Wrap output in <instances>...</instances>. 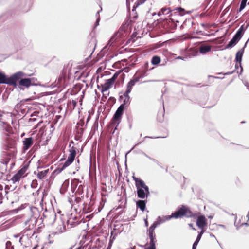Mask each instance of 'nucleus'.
I'll return each instance as SVG.
<instances>
[{
    "label": "nucleus",
    "instance_id": "1",
    "mask_svg": "<svg viewBox=\"0 0 249 249\" xmlns=\"http://www.w3.org/2000/svg\"><path fill=\"white\" fill-rule=\"evenodd\" d=\"M25 76V73L22 71H18L8 77L4 73L0 72V84H6L16 87L17 86V81Z\"/></svg>",
    "mask_w": 249,
    "mask_h": 249
},
{
    "label": "nucleus",
    "instance_id": "2",
    "mask_svg": "<svg viewBox=\"0 0 249 249\" xmlns=\"http://www.w3.org/2000/svg\"><path fill=\"white\" fill-rule=\"evenodd\" d=\"M133 178L135 182L138 197L142 199L147 197L150 195L148 187L145 185L144 182L141 179L134 176L133 177Z\"/></svg>",
    "mask_w": 249,
    "mask_h": 249
},
{
    "label": "nucleus",
    "instance_id": "3",
    "mask_svg": "<svg viewBox=\"0 0 249 249\" xmlns=\"http://www.w3.org/2000/svg\"><path fill=\"white\" fill-rule=\"evenodd\" d=\"M139 80V77L133 78L131 79L127 85V89L123 95L120 96V99L123 100V103L121 105H124V108L128 107L130 103V97L129 94L131 92L132 87Z\"/></svg>",
    "mask_w": 249,
    "mask_h": 249
},
{
    "label": "nucleus",
    "instance_id": "4",
    "mask_svg": "<svg viewBox=\"0 0 249 249\" xmlns=\"http://www.w3.org/2000/svg\"><path fill=\"white\" fill-rule=\"evenodd\" d=\"M124 109V105H120L114 114L111 122L112 125H116V127L113 133L115 132V130L116 129L117 126L121 122V117L123 115Z\"/></svg>",
    "mask_w": 249,
    "mask_h": 249
},
{
    "label": "nucleus",
    "instance_id": "5",
    "mask_svg": "<svg viewBox=\"0 0 249 249\" xmlns=\"http://www.w3.org/2000/svg\"><path fill=\"white\" fill-rule=\"evenodd\" d=\"M76 154V152L75 148L72 147L70 150V154L68 156L67 160L63 163L62 166L60 168V170L62 171L65 168L69 166L73 161Z\"/></svg>",
    "mask_w": 249,
    "mask_h": 249
},
{
    "label": "nucleus",
    "instance_id": "6",
    "mask_svg": "<svg viewBox=\"0 0 249 249\" xmlns=\"http://www.w3.org/2000/svg\"><path fill=\"white\" fill-rule=\"evenodd\" d=\"M185 13L186 12L184 9L178 7L173 10L170 16L171 18H176L179 20L180 17L184 16Z\"/></svg>",
    "mask_w": 249,
    "mask_h": 249
},
{
    "label": "nucleus",
    "instance_id": "7",
    "mask_svg": "<svg viewBox=\"0 0 249 249\" xmlns=\"http://www.w3.org/2000/svg\"><path fill=\"white\" fill-rule=\"evenodd\" d=\"M178 22H179L178 19L170 17L164 22V25L166 26V27L170 30H174L177 27L176 23Z\"/></svg>",
    "mask_w": 249,
    "mask_h": 249
},
{
    "label": "nucleus",
    "instance_id": "8",
    "mask_svg": "<svg viewBox=\"0 0 249 249\" xmlns=\"http://www.w3.org/2000/svg\"><path fill=\"white\" fill-rule=\"evenodd\" d=\"M247 43L248 41H247L245 43L243 48L242 49L239 50L236 54L235 61H236V62L239 64L240 67L241 68V73L243 71V68L241 66L242 56L244 53V49L246 47Z\"/></svg>",
    "mask_w": 249,
    "mask_h": 249
},
{
    "label": "nucleus",
    "instance_id": "9",
    "mask_svg": "<svg viewBox=\"0 0 249 249\" xmlns=\"http://www.w3.org/2000/svg\"><path fill=\"white\" fill-rule=\"evenodd\" d=\"M26 76L21 77L18 81H19L18 87L21 88L20 86H23L26 88L29 87L32 85V81L31 78H25L27 74L25 73Z\"/></svg>",
    "mask_w": 249,
    "mask_h": 249
},
{
    "label": "nucleus",
    "instance_id": "10",
    "mask_svg": "<svg viewBox=\"0 0 249 249\" xmlns=\"http://www.w3.org/2000/svg\"><path fill=\"white\" fill-rule=\"evenodd\" d=\"M196 224L199 228L204 229V227L207 225V219L204 215H200L198 217Z\"/></svg>",
    "mask_w": 249,
    "mask_h": 249
},
{
    "label": "nucleus",
    "instance_id": "11",
    "mask_svg": "<svg viewBox=\"0 0 249 249\" xmlns=\"http://www.w3.org/2000/svg\"><path fill=\"white\" fill-rule=\"evenodd\" d=\"M58 226L56 228V231L55 232V233L60 234L65 232L66 229L64 222L60 219L58 221Z\"/></svg>",
    "mask_w": 249,
    "mask_h": 249
},
{
    "label": "nucleus",
    "instance_id": "12",
    "mask_svg": "<svg viewBox=\"0 0 249 249\" xmlns=\"http://www.w3.org/2000/svg\"><path fill=\"white\" fill-rule=\"evenodd\" d=\"M183 206H182L180 208H179L178 210L175 211L174 213H172L171 215H170L171 218H178L181 217L182 216L184 215V212L183 211Z\"/></svg>",
    "mask_w": 249,
    "mask_h": 249
},
{
    "label": "nucleus",
    "instance_id": "13",
    "mask_svg": "<svg viewBox=\"0 0 249 249\" xmlns=\"http://www.w3.org/2000/svg\"><path fill=\"white\" fill-rule=\"evenodd\" d=\"M23 143V149L24 151H26L33 144V138L32 137L26 138L24 139Z\"/></svg>",
    "mask_w": 249,
    "mask_h": 249
},
{
    "label": "nucleus",
    "instance_id": "14",
    "mask_svg": "<svg viewBox=\"0 0 249 249\" xmlns=\"http://www.w3.org/2000/svg\"><path fill=\"white\" fill-rule=\"evenodd\" d=\"M149 238L150 239V242L148 245L149 246L146 248H148V249H156L155 244L156 242H157V240L156 239V235H149Z\"/></svg>",
    "mask_w": 249,
    "mask_h": 249
},
{
    "label": "nucleus",
    "instance_id": "15",
    "mask_svg": "<svg viewBox=\"0 0 249 249\" xmlns=\"http://www.w3.org/2000/svg\"><path fill=\"white\" fill-rule=\"evenodd\" d=\"M240 40L238 38L233 36L232 38L229 41V43L225 47V49H229L233 47Z\"/></svg>",
    "mask_w": 249,
    "mask_h": 249
},
{
    "label": "nucleus",
    "instance_id": "16",
    "mask_svg": "<svg viewBox=\"0 0 249 249\" xmlns=\"http://www.w3.org/2000/svg\"><path fill=\"white\" fill-rule=\"evenodd\" d=\"M171 217L170 215L158 216L157 220L155 221L158 225L165 222L166 221L170 220Z\"/></svg>",
    "mask_w": 249,
    "mask_h": 249
},
{
    "label": "nucleus",
    "instance_id": "17",
    "mask_svg": "<svg viewBox=\"0 0 249 249\" xmlns=\"http://www.w3.org/2000/svg\"><path fill=\"white\" fill-rule=\"evenodd\" d=\"M245 30L246 29L244 27V25H242L238 30V31H237V32L236 33L234 36H235L236 38L240 40V39L242 38L243 35V34Z\"/></svg>",
    "mask_w": 249,
    "mask_h": 249
},
{
    "label": "nucleus",
    "instance_id": "18",
    "mask_svg": "<svg viewBox=\"0 0 249 249\" xmlns=\"http://www.w3.org/2000/svg\"><path fill=\"white\" fill-rule=\"evenodd\" d=\"M211 49V46L209 45L202 44L199 47V51L201 53L205 54L209 52Z\"/></svg>",
    "mask_w": 249,
    "mask_h": 249
},
{
    "label": "nucleus",
    "instance_id": "19",
    "mask_svg": "<svg viewBox=\"0 0 249 249\" xmlns=\"http://www.w3.org/2000/svg\"><path fill=\"white\" fill-rule=\"evenodd\" d=\"M36 218L35 217L32 216L29 219L25 221V224L26 225H28L29 227H30L31 225L34 226L36 224Z\"/></svg>",
    "mask_w": 249,
    "mask_h": 249
},
{
    "label": "nucleus",
    "instance_id": "20",
    "mask_svg": "<svg viewBox=\"0 0 249 249\" xmlns=\"http://www.w3.org/2000/svg\"><path fill=\"white\" fill-rule=\"evenodd\" d=\"M136 205L141 210L144 211L146 207V202L145 200H139L136 202Z\"/></svg>",
    "mask_w": 249,
    "mask_h": 249
},
{
    "label": "nucleus",
    "instance_id": "21",
    "mask_svg": "<svg viewBox=\"0 0 249 249\" xmlns=\"http://www.w3.org/2000/svg\"><path fill=\"white\" fill-rule=\"evenodd\" d=\"M158 225L155 221L153 223V224L149 227V229L148 230V235H156L154 232V230Z\"/></svg>",
    "mask_w": 249,
    "mask_h": 249
},
{
    "label": "nucleus",
    "instance_id": "22",
    "mask_svg": "<svg viewBox=\"0 0 249 249\" xmlns=\"http://www.w3.org/2000/svg\"><path fill=\"white\" fill-rule=\"evenodd\" d=\"M183 209L184 212V215L187 217H192L194 216V213L191 212L190 209L186 206H183Z\"/></svg>",
    "mask_w": 249,
    "mask_h": 249
},
{
    "label": "nucleus",
    "instance_id": "23",
    "mask_svg": "<svg viewBox=\"0 0 249 249\" xmlns=\"http://www.w3.org/2000/svg\"><path fill=\"white\" fill-rule=\"evenodd\" d=\"M172 11L169 8L163 7L160 10L159 12L158 15L159 16H160L161 14L163 15H167L169 13H172Z\"/></svg>",
    "mask_w": 249,
    "mask_h": 249
},
{
    "label": "nucleus",
    "instance_id": "24",
    "mask_svg": "<svg viewBox=\"0 0 249 249\" xmlns=\"http://www.w3.org/2000/svg\"><path fill=\"white\" fill-rule=\"evenodd\" d=\"M161 61V59L160 57L155 55L152 57L151 59V63L153 65H157L159 64Z\"/></svg>",
    "mask_w": 249,
    "mask_h": 249
},
{
    "label": "nucleus",
    "instance_id": "25",
    "mask_svg": "<svg viewBox=\"0 0 249 249\" xmlns=\"http://www.w3.org/2000/svg\"><path fill=\"white\" fill-rule=\"evenodd\" d=\"M48 172V169L39 172L37 175V177L39 179H42L44 177L46 176Z\"/></svg>",
    "mask_w": 249,
    "mask_h": 249
},
{
    "label": "nucleus",
    "instance_id": "26",
    "mask_svg": "<svg viewBox=\"0 0 249 249\" xmlns=\"http://www.w3.org/2000/svg\"><path fill=\"white\" fill-rule=\"evenodd\" d=\"M21 177L20 176L18 173H16L14 175V176L12 178L11 180L13 181V182H17L21 178Z\"/></svg>",
    "mask_w": 249,
    "mask_h": 249
},
{
    "label": "nucleus",
    "instance_id": "27",
    "mask_svg": "<svg viewBox=\"0 0 249 249\" xmlns=\"http://www.w3.org/2000/svg\"><path fill=\"white\" fill-rule=\"evenodd\" d=\"M200 236V235L197 236V238H196V241H195V242L194 243V244L193 245L192 249H196V247H197L200 240L201 239V238Z\"/></svg>",
    "mask_w": 249,
    "mask_h": 249
},
{
    "label": "nucleus",
    "instance_id": "28",
    "mask_svg": "<svg viewBox=\"0 0 249 249\" xmlns=\"http://www.w3.org/2000/svg\"><path fill=\"white\" fill-rule=\"evenodd\" d=\"M247 0H242L241 3H240V7H239V11H241L243 9H244V8L245 7V6L246 5V3H247Z\"/></svg>",
    "mask_w": 249,
    "mask_h": 249
},
{
    "label": "nucleus",
    "instance_id": "29",
    "mask_svg": "<svg viewBox=\"0 0 249 249\" xmlns=\"http://www.w3.org/2000/svg\"><path fill=\"white\" fill-rule=\"evenodd\" d=\"M121 72L122 71H116L110 79L114 82Z\"/></svg>",
    "mask_w": 249,
    "mask_h": 249
},
{
    "label": "nucleus",
    "instance_id": "30",
    "mask_svg": "<svg viewBox=\"0 0 249 249\" xmlns=\"http://www.w3.org/2000/svg\"><path fill=\"white\" fill-rule=\"evenodd\" d=\"M26 167H23V168L21 169L18 172V174L20 175V177H22L23 174L25 173L26 170Z\"/></svg>",
    "mask_w": 249,
    "mask_h": 249
},
{
    "label": "nucleus",
    "instance_id": "31",
    "mask_svg": "<svg viewBox=\"0 0 249 249\" xmlns=\"http://www.w3.org/2000/svg\"><path fill=\"white\" fill-rule=\"evenodd\" d=\"M71 185L72 189L73 190V192H74L77 186V180L76 179L75 180H73L71 183Z\"/></svg>",
    "mask_w": 249,
    "mask_h": 249
},
{
    "label": "nucleus",
    "instance_id": "32",
    "mask_svg": "<svg viewBox=\"0 0 249 249\" xmlns=\"http://www.w3.org/2000/svg\"><path fill=\"white\" fill-rule=\"evenodd\" d=\"M114 82L110 78V79H107L106 81V82L105 84H106V85H107V86H109V87L111 88V86L112 85V84H113Z\"/></svg>",
    "mask_w": 249,
    "mask_h": 249
},
{
    "label": "nucleus",
    "instance_id": "33",
    "mask_svg": "<svg viewBox=\"0 0 249 249\" xmlns=\"http://www.w3.org/2000/svg\"><path fill=\"white\" fill-rule=\"evenodd\" d=\"M6 249H14V247L12 246L10 241H7L6 243Z\"/></svg>",
    "mask_w": 249,
    "mask_h": 249
},
{
    "label": "nucleus",
    "instance_id": "34",
    "mask_svg": "<svg viewBox=\"0 0 249 249\" xmlns=\"http://www.w3.org/2000/svg\"><path fill=\"white\" fill-rule=\"evenodd\" d=\"M83 192V186L81 185H80L78 186L77 190L76 191V193H78L79 195H81Z\"/></svg>",
    "mask_w": 249,
    "mask_h": 249
},
{
    "label": "nucleus",
    "instance_id": "35",
    "mask_svg": "<svg viewBox=\"0 0 249 249\" xmlns=\"http://www.w3.org/2000/svg\"><path fill=\"white\" fill-rule=\"evenodd\" d=\"M99 12H100V11H98L97 13H96V16H98V18L96 20V21L95 23V27H96L98 25H99V21H100V17H99Z\"/></svg>",
    "mask_w": 249,
    "mask_h": 249
},
{
    "label": "nucleus",
    "instance_id": "36",
    "mask_svg": "<svg viewBox=\"0 0 249 249\" xmlns=\"http://www.w3.org/2000/svg\"><path fill=\"white\" fill-rule=\"evenodd\" d=\"M110 88L109 87V86L106 85V84H105L104 87L102 88V92H104L106 91H107Z\"/></svg>",
    "mask_w": 249,
    "mask_h": 249
},
{
    "label": "nucleus",
    "instance_id": "37",
    "mask_svg": "<svg viewBox=\"0 0 249 249\" xmlns=\"http://www.w3.org/2000/svg\"><path fill=\"white\" fill-rule=\"evenodd\" d=\"M142 154L144 155L145 157H146L147 158H148V159H149L150 160H152L153 161L155 162V163H157V160H155V159H153V158H152L151 157H150L149 156H148L146 153H145L144 152H142Z\"/></svg>",
    "mask_w": 249,
    "mask_h": 249
},
{
    "label": "nucleus",
    "instance_id": "38",
    "mask_svg": "<svg viewBox=\"0 0 249 249\" xmlns=\"http://www.w3.org/2000/svg\"><path fill=\"white\" fill-rule=\"evenodd\" d=\"M146 0H138L137 2L135 3L136 6H138L142 4H143Z\"/></svg>",
    "mask_w": 249,
    "mask_h": 249
},
{
    "label": "nucleus",
    "instance_id": "39",
    "mask_svg": "<svg viewBox=\"0 0 249 249\" xmlns=\"http://www.w3.org/2000/svg\"><path fill=\"white\" fill-rule=\"evenodd\" d=\"M37 185V181L36 180H33L32 184H31V187L32 188H36Z\"/></svg>",
    "mask_w": 249,
    "mask_h": 249
},
{
    "label": "nucleus",
    "instance_id": "40",
    "mask_svg": "<svg viewBox=\"0 0 249 249\" xmlns=\"http://www.w3.org/2000/svg\"><path fill=\"white\" fill-rule=\"evenodd\" d=\"M26 205V204H22L20 207L17 208V211H20L25 208V206Z\"/></svg>",
    "mask_w": 249,
    "mask_h": 249
},
{
    "label": "nucleus",
    "instance_id": "41",
    "mask_svg": "<svg viewBox=\"0 0 249 249\" xmlns=\"http://www.w3.org/2000/svg\"><path fill=\"white\" fill-rule=\"evenodd\" d=\"M114 41V38L112 37L108 42L107 46H111Z\"/></svg>",
    "mask_w": 249,
    "mask_h": 249
},
{
    "label": "nucleus",
    "instance_id": "42",
    "mask_svg": "<svg viewBox=\"0 0 249 249\" xmlns=\"http://www.w3.org/2000/svg\"><path fill=\"white\" fill-rule=\"evenodd\" d=\"M50 216L52 217V219H53V221H54V220H55V218H56V214H55V213H52L50 215Z\"/></svg>",
    "mask_w": 249,
    "mask_h": 249
},
{
    "label": "nucleus",
    "instance_id": "43",
    "mask_svg": "<svg viewBox=\"0 0 249 249\" xmlns=\"http://www.w3.org/2000/svg\"><path fill=\"white\" fill-rule=\"evenodd\" d=\"M75 201H76V202L77 203H80L81 202V198L80 197H77V198H75Z\"/></svg>",
    "mask_w": 249,
    "mask_h": 249
},
{
    "label": "nucleus",
    "instance_id": "44",
    "mask_svg": "<svg viewBox=\"0 0 249 249\" xmlns=\"http://www.w3.org/2000/svg\"><path fill=\"white\" fill-rule=\"evenodd\" d=\"M204 232V231L203 229H201V232L200 233H199V234H198L197 236L200 235V238H201L202 235V234H203Z\"/></svg>",
    "mask_w": 249,
    "mask_h": 249
},
{
    "label": "nucleus",
    "instance_id": "45",
    "mask_svg": "<svg viewBox=\"0 0 249 249\" xmlns=\"http://www.w3.org/2000/svg\"><path fill=\"white\" fill-rule=\"evenodd\" d=\"M148 65H149V64L147 62L144 64V68L146 71H148Z\"/></svg>",
    "mask_w": 249,
    "mask_h": 249
},
{
    "label": "nucleus",
    "instance_id": "46",
    "mask_svg": "<svg viewBox=\"0 0 249 249\" xmlns=\"http://www.w3.org/2000/svg\"><path fill=\"white\" fill-rule=\"evenodd\" d=\"M63 79H64V77L63 76V75H62L61 76L59 77V78L58 79V81L61 83H62Z\"/></svg>",
    "mask_w": 249,
    "mask_h": 249
},
{
    "label": "nucleus",
    "instance_id": "47",
    "mask_svg": "<svg viewBox=\"0 0 249 249\" xmlns=\"http://www.w3.org/2000/svg\"><path fill=\"white\" fill-rule=\"evenodd\" d=\"M244 85L247 87V88L249 90V84L248 82L245 81L244 82Z\"/></svg>",
    "mask_w": 249,
    "mask_h": 249
},
{
    "label": "nucleus",
    "instance_id": "48",
    "mask_svg": "<svg viewBox=\"0 0 249 249\" xmlns=\"http://www.w3.org/2000/svg\"><path fill=\"white\" fill-rule=\"evenodd\" d=\"M2 115H0V122H2V123L3 124H6V123L5 122L2 121H1V120H2Z\"/></svg>",
    "mask_w": 249,
    "mask_h": 249
},
{
    "label": "nucleus",
    "instance_id": "49",
    "mask_svg": "<svg viewBox=\"0 0 249 249\" xmlns=\"http://www.w3.org/2000/svg\"><path fill=\"white\" fill-rule=\"evenodd\" d=\"M210 236L216 239V240L217 241V242L218 243V241L217 240V239L215 238V236L213 234H211Z\"/></svg>",
    "mask_w": 249,
    "mask_h": 249
},
{
    "label": "nucleus",
    "instance_id": "50",
    "mask_svg": "<svg viewBox=\"0 0 249 249\" xmlns=\"http://www.w3.org/2000/svg\"><path fill=\"white\" fill-rule=\"evenodd\" d=\"M68 184H69L68 181H65L64 182V183H63V185H64H64H68Z\"/></svg>",
    "mask_w": 249,
    "mask_h": 249
},
{
    "label": "nucleus",
    "instance_id": "51",
    "mask_svg": "<svg viewBox=\"0 0 249 249\" xmlns=\"http://www.w3.org/2000/svg\"><path fill=\"white\" fill-rule=\"evenodd\" d=\"M19 236V234H16L14 235L15 238H18Z\"/></svg>",
    "mask_w": 249,
    "mask_h": 249
},
{
    "label": "nucleus",
    "instance_id": "52",
    "mask_svg": "<svg viewBox=\"0 0 249 249\" xmlns=\"http://www.w3.org/2000/svg\"><path fill=\"white\" fill-rule=\"evenodd\" d=\"M233 73V71H232L231 72H227L226 73H225L226 75H228V74H232Z\"/></svg>",
    "mask_w": 249,
    "mask_h": 249
},
{
    "label": "nucleus",
    "instance_id": "53",
    "mask_svg": "<svg viewBox=\"0 0 249 249\" xmlns=\"http://www.w3.org/2000/svg\"><path fill=\"white\" fill-rule=\"evenodd\" d=\"M145 224L146 226H148V222H147V220H145Z\"/></svg>",
    "mask_w": 249,
    "mask_h": 249
},
{
    "label": "nucleus",
    "instance_id": "54",
    "mask_svg": "<svg viewBox=\"0 0 249 249\" xmlns=\"http://www.w3.org/2000/svg\"><path fill=\"white\" fill-rule=\"evenodd\" d=\"M245 225L246 226H249V224L247 223H244L242 224V225Z\"/></svg>",
    "mask_w": 249,
    "mask_h": 249
},
{
    "label": "nucleus",
    "instance_id": "55",
    "mask_svg": "<svg viewBox=\"0 0 249 249\" xmlns=\"http://www.w3.org/2000/svg\"><path fill=\"white\" fill-rule=\"evenodd\" d=\"M38 246H36L35 247H34L33 249H36L37 248Z\"/></svg>",
    "mask_w": 249,
    "mask_h": 249
},
{
    "label": "nucleus",
    "instance_id": "56",
    "mask_svg": "<svg viewBox=\"0 0 249 249\" xmlns=\"http://www.w3.org/2000/svg\"><path fill=\"white\" fill-rule=\"evenodd\" d=\"M234 225H235V226L236 227L237 229H238L239 227H238L237 225H236L235 222L234 223Z\"/></svg>",
    "mask_w": 249,
    "mask_h": 249
},
{
    "label": "nucleus",
    "instance_id": "57",
    "mask_svg": "<svg viewBox=\"0 0 249 249\" xmlns=\"http://www.w3.org/2000/svg\"><path fill=\"white\" fill-rule=\"evenodd\" d=\"M247 217L248 218V220H249V213H248L247 215Z\"/></svg>",
    "mask_w": 249,
    "mask_h": 249
},
{
    "label": "nucleus",
    "instance_id": "58",
    "mask_svg": "<svg viewBox=\"0 0 249 249\" xmlns=\"http://www.w3.org/2000/svg\"><path fill=\"white\" fill-rule=\"evenodd\" d=\"M82 249V247H79L78 248H76V249Z\"/></svg>",
    "mask_w": 249,
    "mask_h": 249
},
{
    "label": "nucleus",
    "instance_id": "59",
    "mask_svg": "<svg viewBox=\"0 0 249 249\" xmlns=\"http://www.w3.org/2000/svg\"><path fill=\"white\" fill-rule=\"evenodd\" d=\"M21 240H22V237H20L19 239V242L21 243Z\"/></svg>",
    "mask_w": 249,
    "mask_h": 249
},
{
    "label": "nucleus",
    "instance_id": "60",
    "mask_svg": "<svg viewBox=\"0 0 249 249\" xmlns=\"http://www.w3.org/2000/svg\"><path fill=\"white\" fill-rule=\"evenodd\" d=\"M201 25L203 27H205V24L203 23L201 24Z\"/></svg>",
    "mask_w": 249,
    "mask_h": 249
},
{
    "label": "nucleus",
    "instance_id": "61",
    "mask_svg": "<svg viewBox=\"0 0 249 249\" xmlns=\"http://www.w3.org/2000/svg\"><path fill=\"white\" fill-rule=\"evenodd\" d=\"M178 59H183V58H182V57H180V56L178 57Z\"/></svg>",
    "mask_w": 249,
    "mask_h": 249
},
{
    "label": "nucleus",
    "instance_id": "62",
    "mask_svg": "<svg viewBox=\"0 0 249 249\" xmlns=\"http://www.w3.org/2000/svg\"><path fill=\"white\" fill-rule=\"evenodd\" d=\"M220 226L221 227H223V228H224V227H225V226H224V225H220Z\"/></svg>",
    "mask_w": 249,
    "mask_h": 249
},
{
    "label": "nucleus",
    "instance_id": "63",
    "mask_svg": "<svg viewBox=\"0 0 249 249\" xmlns=\"http://www.w3.org/2000/svg\"><path fill=\"white\" fill-rule=\"evenodd\" d=\"M104 96H105L106 98H107V96H105V94H103V97H104Z\"/></svg>",
    "mask_w": 249,
    "mask_h": 249
},
{
    "label": "nucleus",
    "instance_id": "64",
    "mask_svg": "<svg viewBox=\"0 0 249 249\" xmlns=\"http://www.w3.org/2000/svg\"><path fill=\"white\" fill-rule=\"evenodd\" d=\"M235 68H238V66H237V65H235Z\"/></svg>",
    "mask_w": 249,
    "mask_h": 249
}]
</instances>
